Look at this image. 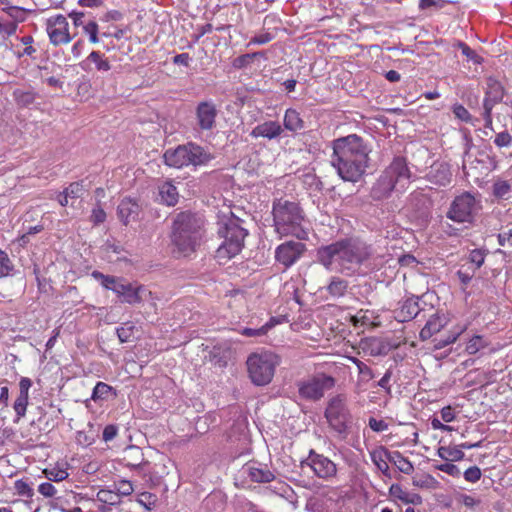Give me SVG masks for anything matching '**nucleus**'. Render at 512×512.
Masks as SVG:
<instances>
[{"label": "nucleus", "instance_id": "obj_42", "mask_svg": "<svg viewBox=\"0 0 512 512\" xmlns=\"http://www.w3.org/2000/svg\"><path fill=\"white\" fill-rule=\"evenodd\" d=\"M82 29H83V32L86 35H88L90 43H92V44L99 43V36H98L99 27L95 21L91 20V21L85 23V25H83Z\"/></svg>", "mask_w": 512, "mask_h": 512}, {"label": "nucleus", "instance_id": "obj_23", "mask_svg": "<svg viewBox=\"0 0 512 512\" xmlns=\"http://www.w3.org/2000/svg\"><path fill=\"white\" fill-rule=\"evenodd\" d=\"M14 494L21 497L26 505L30 507L35 495L34 489L28 479H17L13 485Z\"/></svg>", "mask_w": 512, "mask_h": 512}, {"label": "nucleus", "instance_id": "obj_49", "mask_svg": "<svg viewBox=\"0 0 512 512\" xmlns=\"http://www.w3.org/2000/svg\"><path fill=\"white\" fill-rule=\"evenodd\" d=\"M97 499L102 503L114 505L118 502L119 495L117 493H113L112 491L102 489L97 493Z\"/></svg>", "mask_w": 512, "mask_h": 512}, {"label": "nucleus", "instance_id": "obj_4", "mask_svg": "<svg viewBox=\"0 0 512 512\" xmlns=\"http://www.w3.org/2000/svg\"><path fill=\"white\" fill-rule=\"evenodd\" d=\"M203 222L190 212L179 213L173 221L171 241L179 255L188 256L199 246Z\"/></svg>", "mask_w": 512, "mask_h": 512}, {"label": "nucleus", "instance_id": "obj_29", "mask_svg": "<svg viewBox=\"0 0 512 512\" xmlns=\"http://www.w3.org/2000/svg\"><path fill=\"white\" fill-rule=\"evenodd\" d=\"M349 288L347 280L334 276L331 278L329 284L326 287L328 294L333 298H340L345 296Z\"/></svg>", "mask_w": 512, "mask_h": 512}, {"label": "nucleus", "instance_id": "obj_27", "mask_svg": "<svg viewBox=\"0 0 512 512\" xmlns=\"http://www.w3.org/2000/svg\"><path fill=\"white\" fill-rule=\"evenodd\" d=\"M283 124L285 129L291 132H296L304 128V121L300 113L293 108H289L285 111Z\"/></svg>", "mask_w": 512, "mask_h": 512}, {"label": "nucleus", "instance_id": "obj_28", "mask_svg": "<svg viewBox=\"0 0 512 512\" xmlns=\"http://www.w3.org/2000/svg\"><path fill=\"white\" fill-rule=\"evenodd\" d=\"M43 474L49 481L61 482L68 478V464L56 463L54 466L45 468Z\"/></svg>", "mask_w": 512, "mask_h": 512}, {"label": "nucleus", "instance_id": "obj_54", "mask_svg": "<svg viewBox=\"0 0 512 512\" xmlns=\"http://www.w3.org/2000/svg\"><path fill=\"white\" fill-rule=\"evenodd\" d=\"M486 254L481 249H473L469 254V261L475 264V269H479L485 261Z\"/></svg>", "mask_w": 512, "mask_h": 512}, {"label": "nucleus", "instance_id": "obj_64", "mask_svg": "<svg viewBox=\"0 0 512 512\" xmlns=\"http://www.w3.org/2000/svg\"><path fill=\"white\" fill-rule=\"evenodd\" d=\"M368 425L374 432H383L388 429V424L384 420H378L374 417L369 419Z\"/></svg>", "mask_w": 512, "mask_h": 512}, {"label": "nucleus", "instance_id": "obj_1", "mask_svg": "<svg viewBox=\"0 0 512 512\" xmlns=\"http://www.w3.org/2000/svg\"><path fill=\"white\" fill-rule=\"evenodd\" d=\"M373 257L370 245L353 238L338 240L323 246L317 251V258L328 270H337L352 276L367 265Z\"/></svg>", "mask_w": 512, "mask_h": 512}, {"label": "nucleus", "instance_id": "obj_13", "mask_svg": "<svg viewBox=\"0 0 512 512\" xmlns=\"http://www.w3.org/2000/svg\"><path fill=\"white\" fill-rule=\"evenodd\" d=\"M306 251V245L302 242L286 241L275 250V259L284 268L294 265Z\"/></svg>", "mask_w": 512, "mask_h": 512}, {"label": "nucleus", "instance_id": "obj_57", "mask_svg": "<svg viewBox=\"0 0 512 512\" xmlns=\"http://www.w3.org/2000/svg\"><path fill=\"white\" fill-rule=\"evenodd\" d=\"M358 373H359V379L357 382V386H360L361 383H367L374 378V373H373L372 369L366 364H364V366H360Z\"/></svg>", "mask_w": 512, "mask_h": 512}, {"label": "nucleus", "instance_id": "obj_25", "mask_svg": "<svg viewBox=\"0 0 512 512\" xmlns=\"http://www.w3.org/2000/svg\"><path fill=\"white\" fill-rule=\"evenodd\" d=\"M123 462L127 467H140L144 463V454L139 447L129 446L124 451Z\"/></svg>", "mask_w": 512, "mask_h": 512}, {"label": "nucleus", "instance_id": "obj_44", "mask_svg": "<svg viewBox=\"0 0 512 512\" xmlns=\"http://www.w3.org/2000/svg\"><path fill=\"white\" fill-rule=\"evenodd\" d=\"M486 346L487 344L485 343L483 337L480 335H475L467 343L466 351L470 355H474L481 349L485 348Z\"/></svg>", "mask_w": 512, "mask_h": 512}, {"label": "nucleus", "instance_id": "obj_56", "mask_svg": "<svg viewBox=\"0 0 512 512\" xmlns=\"http://www.w3.org/2000/svg\"><path fill=\"white\" fill-rule=\"evenodd\" d=\"M453 113L456 118L466 122L471 123L472 122V115L470 112L461 104H456L453 107Z\"/></svg>", "mask_w": 512, "mask_h": 512}, {"label": "nucleus", "instance_id": "obj_35", "mask_svg": "<svg viewBox=\"0 0 512 512\" xmlns=\"http://www.w3.org/2000/svg\"><path fill=\"white\" fill-rule=\"evenodd\" d=\"M390 453L387 449L382 448L380 451H374L371 453V460L377 466V468L384 474L389 471V465L386 461V457L388 458Z\"/></svg>", "mask_w": 512, "mask_h": 512}, {"label": "nucleus", "instance_id": "obj_20", "mask_svg": "<svg viewBox=\"0 0 512 512\" xmlns=\"http://www.w3.org/2000/svg\"><path fill=\"white\" fill-rule=\"evenodd\" d=\"M118 216L124 225L135 221L140 212L138 202L132 198H124L118 205Z\"/></svg>", "mask_w": 512, "mask_h": 512}, {"label": "nucleus", "instance_id": "obj_61", "mask_svg": "<svg viewBox=\"0 0 512 512\" xmlns=\"http://www.w3.org/2000/svg\"><path fill=\"white\" fill-rule=\"evenodd\" d=\"M18 24L15 22H0V35L10 37L16 33Z\"/></svg>", "mask_w": 512, "mask_h": 512}, {"label": "nucleus", "instance_id": "obj_45", "mask_svg": "<svg viewBox=\"0 0 512 512\" xmlns=\"http://www.w3.org/2000/svg\"><path fill=\"white\" fill-rule=\"evenodd\" d=\"M466 326H456L453 331L443 340H440L436 345L437 348H443L447 345L453 344L456 342L458 337L465 331Z\"/></svg>", "mask_w": 512, "mask_h": 512}, {"label": "nucleus", "instance_id": "obj_9", "mask_svg": "<svg viewBox=\"0 0 512 512\" xmlns=\"http://www.w3.org/2000/svg\"><path fill=\"white\" fill-rule=\"evenodd\" d=\"M324 416L329 427L342 438H346L352 424V415L345 394H337L328 400Z\"/></svg>", "mask_w": 512, "mask_h": 512}, {"label": "nucleus", "instance_id": "obj_59", "mask_svg": "<svg viewBox=\"0 0 512 512\" xmlns=\"http://www.w3.org/2000/svg\"><path fill=\"white\" fill-rule=\"evenodd\" d=\"M38 492L46 498H51L56 495L57 489L50 482H44L38 486Z\"/></svg>", "mask_w": 512, "mask_h": 512}, {"label": "nucleus", "instance_id": "obj_21", "mask_svg": "<svg viewBox=\"0 0 512 512\" xmlns=\"http://www.w3.org/2000/svg\"><path fill=\"white\" fill-rule=\"evenodd\" d=\"M487 90L483 100V106L490 104L494 107L497 103L501 102L504 96V88L502 84L495 78L489 77L486 81Z\"/></svg>", "mask_w": 512, "mask_h": 512}, {"label": "nucleus", "instance_id": "obj_62", "mask_svg": "<svg viewBox=\"0 0 512 512\" xmlns=\"http://www.w3.org/2000/svg\"><path fill=\"white\" fill-rule=\"evenodd\" d=\"M497 240L500 246L512 247V228L508 231L500 232L497 235Z\"/></svg>", "mask_w": 512, "mask_h": 512}, {"label": "nucleus", "instance_id": "obj_52", "mask_svg": "<svg viewBox=\"0 0 512 512\" xmlns=\"http://www.w3.org/2000/svg\"><path fill=\"white\" fill-rule=\"evenodd\" d=\"M20 42L25 46L23 52L19 54L21 56H33L36 53V49L33 47L34 38L31 35L23 36Z\"/></svg>", "mask_w": 512, "mask_h": 512}, {"label": "nucleus", "instance_id": "obj_41", "mask_svg": "<svg viewBox=\"0 0 512 512\" xmlns=\"http://www.w3.org/2000/svg\"><path fill=\"white\" fill-rule=\"evenodd\" d=\"M157 501L158 497L150 492L140 493L137 497V502L148 511L156 507Z\"/></svg>", "mask_w": 512, "mask_h": 512}, {"label": "nucleus", "instance_id": "obj_22", "mask_svg": "<svg viewBox=\"0 0 512 512\" xmlns=\"http://www.w3.org/2000/svg\"><path fill=\"white\" fill-rule=\"evenodd\" d=\"M245 470L253 482L269 483L275 479L274 473L266 466L247 465Z\"/></svg>", "mask_w": 512, "mask_h": 512}, {"label": "nucleus", "instance_id": "obj_63", "mask_svg": "<svg viewBox=\"0 0 512 512\" xmlns=\"http://www.w3.org/2000/svg\"><path fill=\"white\" fill-rule=\"evenodd\" d=\"M494 107H491L490 104H486L483 106V119L485 121V128L493 130V119H492V110Z\"/></svg>", "mask_w": 512, "mask_h": 512}, {"label": "nucleus", "instance_id": "obj_10", "mask_svg": "<svg viewBox=\"0 0 512 512\" xmlns=\"http://www.w3.org/2000/svg\"><path fill=\"white\" fill-rule=\"evenodd\" d=\"M478 210L475 197L464 192L455 197L447 212V218L457 223H471Z\"/></svg>", "mask_w": 512, "mask_h": 512}, {"label": "nucleus", "instance_id": "obj_48", "mask_svg": "<svg viewBox=\"0 0 512 512\" xmlns=\"http://www.w3.org/2000/svg\"><path fill=\"white\" fill-rule=\"evenodd\" d=\"M463 476L467 482L476 483L481 479L482 472L478 466L474 465L466 469L463 473Z\"/></svg>", "mask_w": 512, "mask_h": 512}, {"label": "nucleus", "instance_id": "obj_19", "mask_svg": "<svg viewBox=\"0 0 512 512\" xmlns=\"http://www.w3.org/2000/svg\"><path fill=\"white\" fill-rule=\"evenodd\" d=\"M84 71L96 70L98 72H108L111 69V63L105 54L100 51H92L87 58L80 63Z\"/></svg>", "mask_w": 512, "mask_h": 512}, {"label": "nucleus", "instance_id": "obj_18", "mask_svg": "<svg viewBox=\"0 0 512 512\" xmlns=\"http://www.w3.org/2000/svg\"><path fill=\"white\" fill-rule=\"evenodd\" d=\"M427 179L430 183L437 186L449 185L452 179V173L449 165L443 162L434 163L430 167Z\"/></svg>", "mask_w": 512, "mask_h": 512}, {"label": "nucleus", "instance_id": "obj_58", "mask_svg": "<svg viewBox=\"0 0 512 512\" xmlns=\"http://www.w3.org/2000/svg\"><path fill=\"white\" fill-rule=\"evenodd\" d=\"M118 495L129 496L133 493V485L128 480H119L115 483Z\"/></svg>", "mask_w": 512, "mask_h": 512}, {"label": "nucleus", "instance_id": "obj_11", "mask_svg": "<svg viewBox=\"0 0 512 512\" xmlns=\"http://www.w3.org/2000/svg\"><path fill=\"white\" fill-rule=\"evenodd\" d=\"M45 29L50 44L55 47L69 44L77 35L70 32L69 22L62 14L48 17L45 21Z\"/></svg>", "mask_w": 512, "mask_h": 512}, {"label": "nucleus", "instance_id": "obj_2", "mask_svg": "<svg viewBox=\"0 0 512 512\" xmlns=\"http://www.w3.org/2000/svg\"><path fill=\"white\" fill-rule=\"evenodd\" d=\"M331 164L339 177L348 182H357L366 173L371 150L360 136L350 134L332 142Z\"/></svg>", "mask_w": 512, "mask_h": 512}, {"label": "nucleus", "instance_id": "obj_53", "mask_svg": "<svg viewBox=\"0 0 512 512\" xmlns=\"http://www.w3.org/2000/svg\"><path fill=\"white\" fill-rule=\"evenodd\" d=\"M84 188L82 183L73 182L65 190L64 193L72 199L80 198L83 194Z\"/></svg>", "mask_w": 512, "mask_h": 512}, {"label": "nucleus", "instance_id": "obj_5", "mask_svg": "<svg viewBox=\"0 0 512 512\" xmlns=\"http://www.w3.org/2000/svg\"><path fill=\"white\" fill-rule=\"evenodd\" d=\"M240 222L241 220L235 217L232 212H230V215L219 216L218 234L223 241L216 250L215 257L220 263H226L238 255L244 247V240L248 232L241 226Z\"/></svg>", "mask_w": 512, "mask_h": 512}, {"label": "nucleus", "instance_id": "obj_32", "mask_svg": "<svg viewBox=\"0 0 512 512\" xmlns=\"http://www.w3.org/2000/svg\"><path fill=\"white\" fill-rule=\"evenodd\" d=\"M388 460L392 462L397 469L407 475H410L414 472V466L412 462L405 456H403L400 452L395 451L388 457Z\"/></svg>", "mask_w": 512, "mask_h": 512}, {"label": "nucleus", "instance_id": "obj_43", "mask_svg": "<svg viewBox=\"0 0 512 512\" xmlns=\"http://www.w3.org/2000/svg\"><path fill=\"white\" fill-rule=\"evenodd\" d=\"M28 402H29V396L18 395V397L16 398L14 405H13V409L17 415L16 421H19L22 417L25 416L26 411H27Z\"/></svg>", "mask_w": 512, "mask_h": 512}, {"label": "nucleus", "instance_id": "obj_15", "mask_svg": "<svg viewBox=\"0 0 512 512\" xmlns=\"http://www.w3.org/2000/svg\"><path fill=\"white\" fill-rule=\"evenodd\" d=\"M309 466L314 474L322 479L334 477L337 473L336 465L328 457L310 450L308 458L302 462L303 465Z\"/></svg>", "mask_w": 512, "mask_h": 512}, {"label": "nucleus", "instance_id": "obj_12", "mask_svg": "<svg viewBox=\"0 0 512 512\" xmlns=\"http://www.w3.org/2000/svg\"><path fill=\"white\" fill-rule=\"evenodd\" d=\"M335 385V379L325 374L313 376L298 384L299 395L307 400H319L323 397L325 391L330 390Z\"/></svg>", "mask_w": 512, "mask_h": 512}, {"label": "nucleus", "instance_id": "obj_47", "mask_svg": "<svg viewBox=\"0 0 512 512\" xmlns=\"http://www.w3.org/2000/svg\"><path fill=\"white\" fill-rule=\"evenodd\" d=\"M510 192V184L506 180H498L493 185V195L504 198Z\"/></svg>", "mask_w": 512, "mask_h": 512}, {"label": "nucleus", "instance_id": "obj_17", "mask_svg": "<svg viewBox=\"0 0 512 512\" xmlns=\"http://www.w3.org/2000/svg\"><path fill=\"white\" fill-rule=\"evenodd\" d=\"M283 133V128L278 121H265L263 123L255 126L250 132V136L252 138H265L268 140H273L281 136Z\"/></svg>", "mask_w": 512, "mask_h": 512}, {"label": "nucleus", "instance_id": "obj_6", "mask_svg": "<svg viewBox=\"0 0 512 512\" xmlns=\"http://www.w3.org/2000/svg\"><path fill=\"white\" fill-rule=\"evenodd\" d=\"M273 220L275 230L280 236H294L299 240L307 239V232L302 227L303 211L299 204L278 199L273 203Z\"/></svg>", "mask_w": 512, "mask_h": 512}, {"label": "nucleus", "instance_id": "obj_34", "mask_svg": "<svg viewBox=\"0 0 512 512\" xmlns=\"http://www.w3.org/2000/svg\"><path fill=\"white\" fill-rule=\"evenodd\" d=\"M13 97L18 106L27 107L35 101L36 94L32 90L16 89Z\"/></svg>", "mask_w": 512, "mask_h": 512}, {"label": "nucleus", "instance_id": "obj_7", "mask_svg": "<svg viewBox=\"0 0 512 512\" xmlns=\"http://www.w3.org/2000/svg\"><path fill=\"white\" fill-rule=\"evenodd\" d=\"M211 159L210 153L193 142L178 145L176 148H169L163 154L165 165L175 169H182L188 166H202Z\"/></svg>", "mask_w": 512, "mask_h": 512}, {"label": "nucleus", "instance_id": "obj_46", "mask_svg": "<svg viewBox=\"0 0 512 512\" xmlns=\"http://www.w3.org/2000/svg\"><path fill=\"white\" fill-rule=\"evenodd\" d=\"M389 492L404 503H414V500L409 497V493L404 491L399 484H392Z\"/></svg>", "mask_w": 512, "mask_h": 512}, {"label": "nucleus", "instance_id": "obj_8", "mask_svg": "<svg viewBox=\"0 0 512 512\" xmlns=\"http://www.w3.org/2000/svg\"><path fill=\"white\" fill-rule=\"evenodd\" d=\"M278 355L271 351H261L252 353L248 356L246 365L249 378L257 386L269 384L275 374L276 367L279 365Z\"/></svg>", "mask_w": 512, "mask_h": 512}, {"label": "nucleus", "instance_id": "obj_60", "mask_svg": "<svg viewBox=\"0 0 512 512\" xmlns=\"http://www.w3.org/2000/svg\"><path fill=\"white\" fill-rule=\"evenodd\" d=\"M90 220L95 225L101 224L106 220V213L101 206L98 205L93 208Z\"/></svg>", "mask_w": 512, "mask_h": 512}, {"label": "nucleus", "instance_id": "obj_26", "mask_svg": "<svg viewBox=\"0 0 512 512\" xmlns=\"http://www.w3.org/2000/svg\"><path fill=\"white\" fill-rule=\"evenodd\" d=\"M445 322L443 319L438 315L431 316L428 321L426 322L425 326L420 331V338L422 340H428L431 338L434 334L441 331V329L444 327Z\"/></svg>", "mask_w": 512, "mask_h": 512}, {"label": "nucleus", "instance_id": "obj_40", "mask_svg": "<svg viewBox=\"0 0 512 512\" xmlns=\"http://www.w3.org/2000/svg\"><path fill=\"white\" fill-rule=\"evenodd\" d=\"M92 277L98 281H100L101 285L108 289L112 290L114 292L115 286L118 285V282L120 281L118 278L110 275H104L100 271H93Z\"/></svg>", "mask_w": 512, "mask_h": 512}, {"label": "nucleus", "instance_id": "obj_24", "mask_svg": "<svg viewBox=\"0 0 512 512\" xmlns=\"http://www.w3.org/2000/svg\"><path fill=\"white\" fill-rule=\"evenodd\" d=\"M159 196L161 201L168 206L176 205L179 199L178 190L171 181H166L159 186Z\"/></svg>", "mask_w": 512, "mask_h": 512}, {"label": "nucleus", "instance_id": "obj_30", "mask_svg": "<svg viewBox=\"0 0 512 512\" xmlns=\"http://www.w3.org/2000/svg\"><path fill=\"white\" fill-rule=\"evenodd\" d=\"M437 455L445 461L457 462L465 457V453L457 446H440L437 449Z\"/></svg>", "mask_w": 512, "mask_h": 512}, {"label": "nucleus", "instance_id": "obj_31", "mask_svg": "<svg viewBox=\"0 0 512 512\" xmlns=\"http://www.w3.org/2000/svg\"><path fill=\"white\" fill-rule=\"evenodd\" d=\"M420 312V307L415 299H407L399 311L400 321L405 322L415 318Z\"/></svg>", "mask_w": 512, "mask_h": 512}, {"label": "nucleus", "instance_id": "obj_37", "mask_svg": "<svg viewBox=\"0 0 512 512\" xmlns=\"http://www.w3.org/2000/svg\"><path fill=\"white\" fill-rule=\"evenodd\" d=\"M112 392L115 394L114 388L112 386L104 382H97L93 389L91 399L95 402L98 400H105Z\"/></svg>", "mask_w": 512, "mask_h": 512}, {"label": "nucleus", "instance_id": "obj_16", "mask_svg": "<svg viewBox=\"0 0 512 512\" xmlns=\"http://www.w3.org/2000/svg\"><path fill=\"white\" fill-rule=\"evenodd\" d=\"M143 286H134L132 283L119 281L118 285L115 286L114 293L121 299L122 302L127 304H139L142 302L140 292Z\"/></svg>", "mask_w": 512, "mask_h": 512}, {"label": "nucleus", "instance_id": "obj_3", "mask_svg": "<svg viewBox=\"0 0 512 512\" xmlns=\"http://www.w3.org/2000/svg\"><path fill=\"white\" fill-rule=\"evenodd\" d=\"M413 178V172L409 167L405 156H394L391 162L384 168L371 189V197L374 200L388 198L393 192L404 193Z\"/></svg>", "mask_w": 512, "mask_h": 512}, {"label": "nucleus", "instance_id": "obj_39", "mask_svg": "<svg viewBox=\"0 0 512 512\" xmlns=\"http://www.w3.org/2000/svg\"><path fill=\"white\" fill-rule=\"evenodd\" d=\"M276 31L272 30H264L259 34L251 37L250 41L247 44V47L252 45H264L271 42L276 37Z\"/></svg>", "mask_w": 512, "mask_h": 512}, {"label": "nucleus", "instance_id": "obj_36", "mask_svg": "<svg viewBox=\"0 0 512 512\" xmlns=\"http://www.w3.org/2000/svg\"><path fill=\"white\" fill-rule=\"evenodd\" d=\"M453 47L461 50L462 54L466 57L467 60L472 61L475 64H481L483 58L479 56L472 48H470L465 42L460 40H456L453 43Z\"/></svg>", "mask_w": 512, "mask_h": 512}, {"label": "nucleus", "instance_id": "obj_55", "mask_svg": "<svg viewBox=\"0 0 512 512\" xmlns=\"http://www.w3.org/2000/svg\"><path fill=\"white\" fill-rule=\"evenodd\" d=\"M435 468L437 470H439V471L447 473L448 475H450L452 477H457L458 478L461 475L460 469L458 468V466H456L453 463L438 464V465H435Z\"/></svg>", "mask_w": 512, "mask_h": 512}, {"label": "nucleus", "instance_id": "obj_14", "mask_svg": "<svg viewBox=\"0 0 512 512\" xmlns=\"http://www.w3.org/2000/svg\"><path fill=\"white\" fill-rule=\"evenodd\" d=\"M218 110L212 100L200 101L195 108L196 125L199 131H211L216 127Z\"/></svg>", "mask_w": 512, "mask_h": 512}, {"label": "nucleus", "instance_id": "obj_50", "mask_svg": "<svg viewBox=\"0 0 512 512\" xmlns=\"http://www.w3.org/2000/svg\"><path fill=\"white\" fill-rule=\"evenodd\" d=\"M494 143L497 147H510L512 145V135L507 131H502L496 134Z\"/></svg>", "mask_w": 512, "mask_h": 512}, {"label": "nucleus", "instance_id": "obj_33", "mask_svg": "<svg viewBox=\"0 0 512 512\" xmlns=\"http://www.w3.org/2000/svg\"><path fill=\"white\" fill-rule=\"evenodd\" d=\"M257 58L266 59V53L263 51H258L240 55L232 61V66L235 69H243L248 67Z\"/></svg>", "mask_w": 512, "mask_h": 512}, {"label": "nucleus", "instance_id": "obj_38", "mask_svg": "<svg viewBox=\"0 0 512 512\" xmlns=\"http://www.w3.org/2000/svg\"><path fill=\"white\" fill-rule=\"evenodd\" d=\"M136 327L132 322H125L116 329L117 336L121 343H126L134 338Z\"/></svg>", "mask_w": 512, "mask_h": 512}, {"label": "nucleus", "instance_id": "obj_51", "mask_svg": "<svg viewBox=\"0 0 512 512\" xmlns=\"http://www.w3.org/2000/svg\"><path fill=\"white\" fill-rule=\"evenodd\" d=\"M13 265L7 253L0 249V276L9 275Z\"/></svg>", "mask_w": 512, "mask_h": 512}]
</instances>
